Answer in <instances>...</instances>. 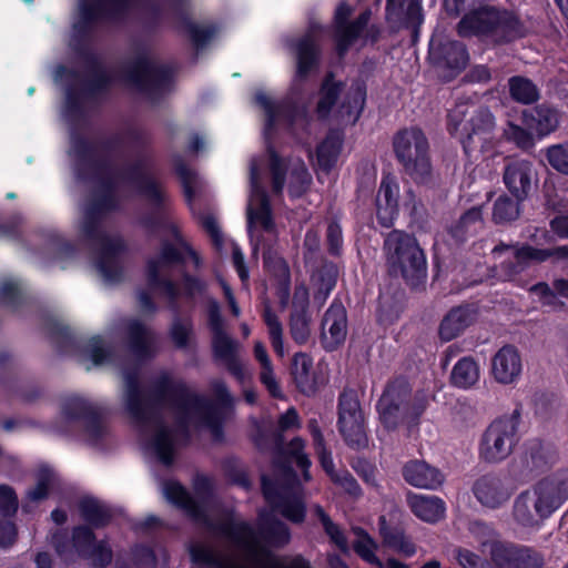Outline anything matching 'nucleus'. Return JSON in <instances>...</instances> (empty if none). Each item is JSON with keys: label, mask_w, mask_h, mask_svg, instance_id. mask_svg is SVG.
Here are the masks:
<instances>
[{"label": "nucleus", "mask_w": 568, "mask_h": 568, "mask_svg": "<svg viewBox=\"0 0 568 568\" xmlns=\"http://www.w3.org/2000/svg\"><path fill=\"white\" fill-rule=\"evenodd\" d=\"M123 382L126 410L141 427L154 428L150 444L164 466L172 465L175 445L189 440L192 424L207 427L214 440H221L222 424L233 404L224 382L212 383L215 400L165 372L150 381L145 393L136 369L124 371Z\"/></svg>", "instance_id": "1"}, {"label": "nucleus", "mask_w": 568, "mask_h": 568, "mask_svg": "<svg viewBox=\"0 0 568 568\" xmlns=\"http://www.w3.org/2000/svg\"><path fill=\"white\" fill-rule=\"evenodd\" d=\"M91 168V175L98 181L90 200L84 209L82 233L91 246L98 252L95 268L106 284H115L122 280V268L118 256L125 250V243L120 236H110L101 230V221L119 207L120 199L116 192L122 187H131L151 205L149 211L141 213L138 225L145 235L158 237L162 230L169 226V195L163 181L153 174V158L151 153H141L133 162L125 163L111 174L108 168L83 162L80 170Z\"/></svg>", "instance_id": "2"}, {"label": "nucleus", "mask_w": 568, "mask_h": 568, "mask_svg": "<svg viewBox=\"0 0 568 568\" xmlns=\"http://www.w3.org/2000/svg\"><path fill=\"white\" fill-rule=\"evenodd\" d=\"M163 493L214 539L226 545V550H220L202 542L190 544L189 552L194 564L209 568H248V523L241 521L235 511L216 505L207 478H196V498L175 481H166Z\"/></svg>", "instance_id": "3"}, {"label": "nucleus", "mask_w": 568, "mask_h": 568, "mask_svg": "<svg viewBox=\"0 0 568 568\" xmlns=\"http://www.w3.org/2000/svg\"><path fill=\"white\" fill-rule=\"evenodd\" d=\"M84 72L68 70L58 65L53 79L58 82L64 74L68 75V85L64 91V116L72 125H79L88 112L98 105L100 97L105 93L110 84V77L104 70L101 60L89 48H79Z\"/></svg>", "instance_id": "4"}, {"label": "nucleus", "mask_w": 568, "mask_h": 568, "mask_svg": "<svg viewBox=\"0 0 568 568\" xmlns=\"http://www.w3.org/2000/svg\"><path fill=\"white\" fill-rule=\"evenodd\" d=\"M290 443L280 447L274 457V465L281 471L278 478L262 477L261 490L271 510L292 524L305 521L307 507L304 486L293 468V456L288 454Z\"/></svg>", "instance_id": "5"}, {"label": "nucleus", "mask_w": 568, "mask_h": 568, "mask_svg": "<svg viewBox=\"0 0 568 568\" xmlns=\"http://www.w3.org/2000/svg\"><path fill=\"white\" fill-rule=\"evenodd\" d=\"M185 258L183 252L175 247L168 240L161 241L160 252L148 260L146 263V281L151 290L160 291L168 300L169 308L174 313L170 336L175 347L183 349L189 346L192 335V322L189 317L180 316L178 297L180 290L171 280V271L173 267L183 265Z\"/></svg>", "instance_id": "6"}, {"label": "nucleus", "mask_w": 568, "mask_h": 568, "mask_svg": "<svg viewBox=\"0 0 568 568\" xmlns=\"http://www.w3.org/2000/svg\"><path fill=\"white\" fill-rule=\"evenodd\" d=\"M126 138L136 149V153L132 159L124 160L116 163L112 153L122 144V138L119 134H114L100 142H88L82 136L72 133L71 135V150L70 153L74 155V169L77 178L83 182L90 183L93 187H98V181L94 176H91V168H84L83 172L80 170L83 162L94 163L99 166L108 168V170L114 172L125 163L133 162L141 153H151L153 158V174H156L155 158L152 150L148 149L151 143V139L146 131L139 128H130L126 131ZM113 175V173H111Z\"/></svg>", "instance_id": "7"}, {"label": "nucleus", "mask_w": 568, "mask_h": 568, "mask_svg": "<svg viewBox=\"0 0 568 568\" xmlns=\"http://www.w3.org/2000/svg\"><path fill=\"white\" fill-rule=\"evenodd\" d=\"M292 539L291 528L274 514L258 516L255 529L251 526V568H312L302 555L280 556L272 549L285 548Z\"/></svg>", "instance_id": "8"}, {"label": "nucleus", "mask_w": 568, "mask_h": 568, "mask_svg": "<svg viewBox=\"0 0 568 568\" xmlns=\"http://www.w3.org/2000/svg\"><path fill=\"white\" fill-rule=\"evenodd\" d=\"M462 38L487 39L494 45H504L527 36V29L519 16L508 9L480 4L463 14L456 26Z\"/></svg>", "instance_id": "9"}, {"label": "nucleus", "mask_w": 568, "mask_h": 568, "mask_svg": "<svg viewBox=\"0 0 568 568\" xmlns=\"http://www.w3.org/2000/svg\"><path fill=\"white\" fill-rule=\"evenodd\" d=\"M383 251L390 277H402L412 288L425 283L426 255L415 235L394 229L385 235Z\"/></svg>", "instance_id": "10"}, {"label": "nucleus", "mask_w": 568, "mask_h": 568, "mask_svg": "<svg viewBox=\"0 0 568 568\" xmlns=\"http://www.w3.org/2000/svg\"><path fill=\"white\" fill-rule=\"evenodd\" d=\"M393 151L404 175L418 186H436L429 142L419 126L412 125L398 130L393 136Z\"/></svg>", "instance_id": "11"}, {"label": "nucleus", "mask_w": 568, "mask_h": 568, "mask_svg": "<svg viewBox=\"0 0 568 568\" xmlns=\"http://www.w3.org/2000/svg\"><path fill=\"white\" fill-rule=\"evenodd\" d=\"M379 420L385 429L396 430L404 422L417 420L424 406L413 400L409 382L398 376L389 381L376 404Z\"/></svg>", "instance_id": "12"}, {"label": "nucleus", "mask_w": 568, "mask_h": 568, "mask_svg": "<svg viewBox=\"0 0 568 568\" xmlns=\"http://www.w3.org/2000/svg\"><path fill=\"white\" fill-rule=\"evenodd\" d=\"M174 70L149 57H139L125 70V79L150 102L156 103L173 89Z\"/></svg>", "instance_id": "13"}, {"label": "nucleus", "mask_w": 568, "mask_h": 568, "mask_svg": "<svg viewBox=\"0 0 568 568\" xmlns=\"http://www.w3.org/2000/svg\"><path fill=\"white\" fill-rule=\"evenodd\" d=\"M519 424L520 410L518 408L510 415H504L494 419L480 438L479 458L488 464H497L505 460L511 454L519 439Z\"/></svg>", "instance_id": "14"}, {"label": "nucleus", "mask_w": 568, "mask_h": 568, "mask_svg": "<svg viewBox=\"0 0 568 568\" xmlns=\"http://www.w3.org/2000/svg\"><path fill=\"white\" fill-rule=\"evenodd\" d=\"M337 429L348 448L362 450L368 446L365 417L357 392L353 388H344L338 395Z\"/></svg>", "instance_id": "15"}, {"label": "nucleus", "mask_w": 568, "mask_h": 568, "mask_svg": "<svg viewBox=\"0 0 568 568\" xmlns=\"http://www.w3.org/2000/svg\"><path fill=\"white\" fill-rule=\"evenodd\" d=\"M139 0H79V20L73 24L79 37L85 38L98 21L119 22Z\"/></svg>", "instance_id": "16"}, {"label": "nucleus", "mask_w": 568, "mask_h": 568, "mask_svg": "<svg viewBox=\"0 0 568 568\" xmlns=\"http://www.w3.org/2000/svg\"><path fill=\"white\" fill-rule=\"evenodd\" d=\"M428 60L444 82L456 79L467 67L469 53L465 43L449 38L432 39Z\"/></svg>", "instance_id": "17"}, {"label": "nucleus", "mask_w": 568, "mask_h": 568, "mask_svg": "<svg viewBox=\"0 0 568 568\" xmlns=\"http://www.w3.org/2000/svg\"><path fill=\"white\" fill-rule=\"evenodd\" d=\"M258 229L271 237L272 242L278 239V227L270 194L258 181V166L251 159V231Z\"/></svg>", "instance_id": "18"}, {"label": "nucleus", "mask_w": 568, "mask_h": 568, "mask_svg": "<svg viewBox=\"0 0 568 568\" xmlns=\"http://www.w3.org/2000/svg\"><path fill=\"white\" fill-rule=\"evenodd\" d=\"M489 557L495 568H544L545 557L534 547L511 541L494 540Z\"/></svg>", "instance_id": "19"}, {"label": "nucleus", "mask_w": 568, "mask_h": 568, "mask_svg": "<svg viewBox=\"0 0 568 568\" xmlns=\"http://www.w3.org/2000/svg\"><path fill=\"white\" fill-rule=\"evenodd\" d=\"M62 413L68 419H82L88 440L97 444L106 435L105 418L108 410L89 404L79 397H70L62 403Z\"/></svg>", "instance_id": "20"}, {"label": "nucleus", "mask_w": 568, "mask_h": 568, "mask_svg": "<svg viewBox=\"0 0 568 568\" xmlns=\"http://www.w3.org/2000/svg\"><path fill=\"white\" fill-rule=\"evenodd\" d=\"M347 311L342 302L334 300L323 315L320 342L325 352L332 353L344 345L347 337Z\"/></svg>", "instance_id": "21"}, {"label": "nucleus", "mask_w": 568, "mask_h": 568, "mask_svg": "<svg viewBox=\"0 0 568 568\" xmlns=\"http://www.w3.org/2000/svg\"><path fill=\"white\" fill-rule=\"evenodd\" d=\"M254 100L265 112V140L273 139L278 124H283L287 129L293 128L300 115L298 105L292 100L274 102L264 93H256Z\"/></svg>", "instance_id": "22"}, {"label": "nucleus", "mask_w": 568, "mask_h": 568, "mask_svg": "<svg viewBox=\"0 0 568 568\" xmlns=\"http://www.w3.org/2000/svg\"><path fill=\"white\" fill-rule=\"evenodd\" d=\"M514 251V257L504 260L497 267L498 277L506 282L519 283L523 274L532 263H539V257L535 254L536 247L528 243L505 244L495 246V252Z\"/></svg>", "instance_id": "23"}, {"label": "nucleus", "mask_w": 568, "mask_h": 568, "mask_svg": "<svg viewBox=\"0 0 568 568\" xmlns=\"http://www.w3.org/2000/svg\"><path fill=\"white\" fill-rule=\"evenodd\" d=\"M311 321L308 287L304 282L296 283L292 296V312L288 323L291 337L296 344L304 345L308 342Z\"/></svg>", "instance_id": "24"}, {"label": "nucleus", "mask_w": 568, "mask_h": 568, "mask_svg": "<svg viewBox=\"0 0 568 568\" xmlns=\"http://www.w3.org/2000/svg\"><path fill=\"white\" fill-rule=\"evenodd\" d=\"M503 181L514 197L518 199V201L527 200L536 181L532 162L523 159L509 161L505 165Z\"/></svg>", "instance_id": "25"}, {"label": "nucleus", "mask_w": 568, "mask_h": 568, "mask_svg": "<svg viewBox=\"0 0 568 568\" xmlns=\"http://www.w3.org/2000/svg\"><path fill=\"white\" fill-rule=\"evenodd\" d=\"M523 359L513 344L501 346L490 359V374L498 384L510 385L520 379Z\"/></svg>", "instance_id": "26"}, {"label": "nucleus", "mask_w": 568, "mask_h": 568, "mask_svg": "<svg viewBox=\"0 0 568 568\" xmlns=\"http://www.w3.org/2000/svg\"><path fill=\"white\" fill-rule=\"evenodd\" d=\"M378 531L385 547L393 549L404 557H413L416 554V545L406 535L403 524L396 513L378 517Z\"/></svg>", "instance_id": "27"}, {"label": "nucleus", "mask_w": 568, "mask_h": 568, "mask_svg": "<svg viewBox=\"0 0 568 568\" xmlns=\"http://www.w3.org/2000/svg\"><path fill=\"white\" fill-rule=\"evenodd\" d=\"M399 185L390 175L382 178L375 199L376 220L382 227L390 229L399 215Z\"/></svg>", "instance_id": "28"}, {"label": "nucleus", "mask_w": 568, "mask_h": 568, "mask_svg": "<svg viewBox=\"0 0 568 568\" xmlns=\"http://www.w3.org/2000/svg\"><path fill=\"white\" fill-rule=\"evenodd\" d=\"M402 476L413 487L432 490L439 488L445 481V476L440 469L418 459L405 463L402 468Z\"/></svg>", "instance_id": "29"}, {"label": "nucleus", "mask_w": 568, "mask_h": 568, "mask_svg": "<svg viewBox=\"0 0 568 568\" xmlns=\"http://www.w3.org/2000/svg\"><path fill=\"white\" fill-rule=\"evenodd\" d=\"M523 122L538 139H542L558 129L560 112L550 104H537L531 110L524 111Z\"/></svg>", "instance_id": "30"}, {"label": "nucleus", "mask_w": 568, "mask_h": 568, "mask_svg": "<svg viewBox=\"0 0 568 568\" xmlns=\"http://www.w3.org/2000/svg\"><path fill=\"white\" fill-rule=\"evenodd\" d=\"M477 320V311L471 305L452 307L443 317L438 327V336L443 342H450L465 332Z\"/></svg>", "instance_id": "31"}, {"label": "nucleus", "mask_w": 568, "mask_h": 568, "mask_svg": "<svg viewBox=\"0 0 568 568\" xmlns=\"http://www.w3.org/2000/svg\"><path fill=\"white\" fill-rule=\"evenodd\" d=\"M473 493L481 505L489 508L499 507L510 497L500 477L491 473L483 475L475 481Z\"/></svg>", "instance_id": "32"}, {"label": "nucleus", "mask_w": 568, "mask_h": 568, "mask_svg": "<svg viewBox=\"0 0 568 568\" xmlns=\"http://www.w3.org/2000/svg\"><path fill=\"white\" fill-rule=\"evenodd\" d=\"M296 75L305 79L318 67L321 60V47L313 33L307 32L295 44Z\"/></svg>", "instance_id": "33"}, {"label": "nucleus", "mask_w": 568, "mask_h": 568, "mask_svg": "<svg viewBox=\"0 0 568 568\" xmlns=\"http://www.w3.org/2000/svg\"><path fill=\"white\" fill-rule=\"evenodd\" d=\"M171 7L184 23L197 50L204 48L217 34L220 28L216 24L200 26L191 21L185 0H172Z\"/></svg>", "instance_id": "34"}, {"label": "nucleus", "mask_w": 568, "mask_h": 568, "mask_svg": "<svg viewBox=\"0 0 568 568\" xmlns=\"http://www.w3.org/2000/svg\"><path fill=\"white\" fill-rule=\"evenodd\" d=\"M369 17L371 12L366 10L349 23L334 26L335 51L339 58H344L354 42L361 37L368 24Z\"/></svg>", "instance_id": "35"}, {"label": "nucleus", "mask_w": 568, "mask_h": 568, "mask_svg": "<svg viewBox=\"0 0 568 568\" xmlns=\"http://www.w3.org/2000/svg\"><path fill=\"white\" fill-rule=\"evenodd\" d=\"M291 375L297 390L306 396L317 390L313 373V358L304 352L294 354L291 363Z\"/></svg>", "instance_id": "36"}, {"label": "nucleus", "mask_w": 568, "mask_h": 568, "mask_svg": "<svg viewBox=\"0 0 568 568\" xmlns=\"http://www.w3.org/2000/svg\"><path fill=\"white\" fill-rule=\"evenodd\" d=\"M412 513L423 521L435 524L445 517V501L437 496L408 495Z\"/></svg>", "instance_id": "37"}, {"label": "nucleus", "mask_w": 568, "mask_h": 568, "mask_svg": "<svg viewBox=\"0 0 568 568\" xmlns=\"http://www.w3.org/2000/svg\"><path fill=\"white\" fill-rule=\"evenodd\" d=\"M253 355L261 367L258 374L260 383L264 386L272 398L283 399L284 394L282 387L275 376L273 364L268 356L267 349L262 342L256 341L254 343Z\"/></svg>", "instance_id": "38"}, {"label": "nucleus", "mask_w": 568, "mask_h": 568, "mask_svg": "<svg viewBox=\"0 0 568 568\" xmlns=\"http://www.w3.org/2000/svg\"><path fill=\"white\" fill-rule=\"evenodd\" d=\"M495 125V118L486 106L477 108L468 119V130L466 138H463V150L467 156L471 155L476 144L475 136L489 133Z\"/></svg>", "instance_id": "39"}, {"label": "nucleus", "mask_w": 568, "mask_h": 568, "mask_svg": "<svg viewBox=\"0 0 568 568\" xmlns=\"http://www.w3.org/2000/svg\"><path fill=\"white\" fill-rule=\"evenodd\" d=\"M129 348L132 355L144 361L153 356L155 336L153 332L139 321H133L128 327Z\"/></svg>", "instance_id": "40"}, {"label": "nucleus", "mask_w": 568, "mask_h": 568, "mask_svg": "<svg viewBox=\"0 0 568 568\" xmlns=\"http://www.w3.org/2000/svg\"><path fill=\"white\" fill-rule=\"evenodd\" d=\"M78 507L82 519L92 528H103L111 523L113 516L111 508L95 497H82Z\"/></svg>", "instance_id": "41"}, {"label": "nucleus", "mask_w": 568, "mask_h": 568, "mask_svg": "<svg viewBox=\"0 0 568 568\" xmlns=\"http://www.w3.org/2000/svg\"><path fill=\"white\" fill-rule=\"evenodd\" d=\"M484 225L481 206H473L465 211L462 216L449 227L448 233L458 244L465 243L469 237L476 235Z\"/></svg>", "instance_id": "42"}, {"label": "nucleus", "mask_w": 568, "mask_h": 568, "mask_svg": "<svg viewBox=\"0 0 568 568\" xmlns=\"http://www.w3.org/2000/svg\"><path fill=\"white\" fill-rule=\"evenodd\" d=\"M343 148V135L336 130H329L316 148V162L325 173H329L336 165Z\"/></svg>", "instance_id": "43"}, {"label": "nucleus", "mask_w": 568, "mask_h": 568, "mask_svg": "<svg viewBox=\"0 0 568 568\" xmlns=\"http://www.w3.org/2000/svg\"><path fill=\"white\" fill-rule=\"evenodd\" d=\"M344 89V82L335 80L333 72H328L320 87L316 114L318 119L325 120L329 116Z\"/></svg>", "instance_id": "44"}, {"label": "nucleus", "mask_w": 568, "mask_h": 568, "mask_svg": "<svg viewBox=\"0 0 568 568\" xmlns=\"http://www.w3.org/2000/svg\"><path fill=\"white\" fill-rule=\"evenodd\" d=\"M266 153L272 193L275 196H281L286 183L288 162L276 151L272 140H266Z\"/></svg>", "instance_id": "45"}, {"label": "nucleus", "mask_w": 568, "mask_h": 568, "mask_svg": "<svg viewBox=\"0 0 568 568\" xmlns=\"http://www.w3.org/2000/svg\"><path fill=\"white\" fill-rule=\"evenodd\" d=\"M480 377L478 362L473 356H464L454 365L449 382L459 389H469L474 387Z\"/></svg>", "instance_id": "46"}, {"label": "nucleus", "mask_w": 568, "mask_h": 568, "mask_svg": "<svg viewBox=\"0 0 568 568\" xmlns=\"http://www.w3.org/2000/svg\"><path fill=\"white\" fill-rule=\"evenodd\" d=\"M405 0H387L386 14L394 20L403 14V24L406 28H416L423 22V8L418 0H410L404 10Z\"/></svg>", "instance_id": "47"}, {"label": "nucleus", "mask_w": 568, "mask_h": 568, "mask_svg": "<svg viewBox=\"0 0 568 568\" xmlns=\"http://www.w3.org/2000/svg\"><path fill=\"white\" fill-rule=\"evenodd\" d=\"M212 345L215 356L227 365V368L232 374L240 376L241 367L236 357L237 343L224 331L212 334Z\"/></svg>", "instance_id": "48"}, {"label": "nucleus", "mask_w": 568, "mask_h": 568, "mask_svg": "<svg viewBox=\"0 0 568 568\" xmlns=\"http://www.w3.org/2000/svg\"><path fill=\"white\" fill-rule=\"evenodd\" d=\"M509 97L513 101L530 105L540 99V91L532 80L524 75H513L508 79Z\"/></svg>", "instance_id": "49"}, {"label": "nucleus", "mask_w": 568, "mask_h": 568, "mask_svg": "<svg viewBox=\"0 0 568 568\" xmlns=\"http://www.w3.org/2000/svg\"><path fill=\"white\" fill-rule=\"evenodd\" d=\"M55 474L48 466H41L37 473V484L34 487L28 489L27 501L22 504L24 513H31V503H40L47 499L49 489L55 484Z\"/></svg>", "instance_id": "50"}, {"label": "nucleus", "mask_w": 568, "mask_h": 568, "mask_svg": "<svg viewBox=\"0 0 568 568\" xmlns=\"http://www.w3.org/2000/svg\"><path fill=\"white\" fill-rule=\"evenodd\" d=\"M470 105L466 102H458L448 110L446 116V129L452 138H455L463 145V138H466L468 130Z\"/></svg>", "instance_id": "51"}, {"label": "nucleus", "mask_w": 568, "mask_h": 568, "mask_svg": "<svg viewBox=\"0 0 568 568\" xmlns=\"http://www.w3.org/2000/svg\"><path fill=\"white\" fill-rule=\"evenodd\" d=\"M523 202L505 193L499 195L493 206V221L496 224H506L517 220L520 215V204Z\"/></svg>", "instance_id": "52"}, {"label": "nucleus", "mask_w": 568, "mask_h": 568, "mask_svg": "<svg viewBox=\"0 0 568 568\" xmlns=\"http://www.w3.org/2000/svg\"><path fill=\"white\" fill-rule=\"evenodd\" d=\"M356 539L353 542V550L355 554L365 562L369 565H378L381 566L382 562L379 558L376 555L377 550V544L376 541L371 537V535L362 527H355L353 529Z\"/></svg>", "instance_id": "53"}, {"label": "nucleus", "mask_w": 568, "mask_h": 568, "mask_svg": "<svg viewBox=\"0 0 568 568\" xmlns=\"http://www.w3.org/2000/svg\"><path fill=\"white\" fill-rule=\"evenodd\" d=\"M262 317L267 327V333L273 351L278 357H283L285 354L283 341V326L278 320V316L272 310L268 303L264 304Z\"/></svg>", "instance_id": "54"}, {"label": "nucleus", "mask_w": 568, "mask_h": 568, "mask_svg": "<svg viewBox=\"0 0 568 568\" xmlns=\"http://www.w3.org/2000/svg\"><path fill=\"white\" fill-rule=\"evenodd\" d=\"M366 83L364 81H355L352 83L343 102V108L347 115H354V122L361 118L366 104Z\"/></svg>", "instance_id": "55"}, {"label": "nucleus", "mask_w": 568, "mask_h": 568, "mask_svg": "<svg viewBox=\"0 0 568 568\" xmlns=\"http://www.w3.org/2000/svg\"><path fill=\"white\" fill-rule=\"evenodd\" d=\"M315 513L321 521L324 532L329 538V541L334 544L342 552L348 551V541L345 532L341 527L335 524L332 518L325 513V510L317 506Z\"/></svg>", "instance_id": "56"}, {"label": "nucleus", "mask_w": 568, "mask_h": 568, "mask_svg": "<svg viewBox=\"0 0 568 568\" xmlns=\"http://www.w3.org/2000/svg\"><path fill=\"white\" fill-rule=\"evenodd\" d=\"M172 161L174 171L182 183L185 199L190 203L194 196L195 187L199 185L197 174L186 165L182 156L174 155Z\"/></svg>", "instance_id": "57"}, {"label": "nucleus", "mask_w": 568, "mask_h": 568, "mask_svg": "<svg viewBox=\"0 0 568 568\" xmlns=\"http://www.w3.org/2000/svg\"><path fill=\"white\" fill-rule=\"evenodd\" d=\"M93 528L87 525H79L72 530L73 555L78 554L85 557L92 552L93 547L98 544Z\"/></svg>", "instance_id": "58"}, {"label": "nucleus", "mask_w": 568, "mask_h": 568, "mask_svg": "<svg viewBox=\"0 0 568 568\" xmlns=\"http://www.w3.org/2000/svg\"><path fill=\"white\" fill-rule=\"evenodd\" d=\"M263 265L274 281L291 276L287 262L273 251L272 245L263 247Z\"/></svg>", "instance_id": "59"}, {"label": "nucleus", "mask_w": 568, "mask_h": 568, "mask_svg": "<svg viewBox=\"0 0 568 568\" xmlns=\"http://www.w3.org/2000/svg\"><path fill=\"white\" fill-rule=\"evenodd\" d=\"M24 302V295L18 282L4 280L0 284V304L17 310Z\"/></svg>", "instance_id": "60"}, {"label": "nucleus", "mask_w": 568, "mask_h": 568, "mask_svg": "<svg viewBox=\"0 0 568 568\" xmlns=\"http://www.w3.org/2000/svg\"><path fill=\"white\" fill-rule=\"evenodd\" d=\"M538 484L540 489L548 490L561 504L568 499V473L556 474L540 480Z\"/></svg>", "instance_id": "61"}, {"label": "nucleus", "mask_w": 568, "mask_h": 568, "mask_svg": "<svg viewBox=\"0 0 568 568\" xmlns=\"http://www.w3.org/2000/svg\"><path fill=\"white\" fill-rule=\"evenodd\" d=\"M338 277V268L334 262L325 261L317 268L313 278L315 281V286L323 287L325 291H333L336 286Z\"/></svg>", "instance_id": "62"}, {"label": "nucleus", "mask_w": 568, "mask_h": 568, "mask_svg": "<svg viewBox=\"0 0 568 568\" xmlns=\"http://www.w3.org/2000/svg\"><path fill=\"white\" fill-rule=\"evenodd\" d=\"M454 552L455 559L463 568H495L491 560L489 561L481 558L479 555L467 548L457 547Z\"/></svg>", "instance_id": "63"}, {"label": "nucleus", "mask_w": 568, "mask_h": 568, "mask_svg": "<svg viewBox=\"0 0 568 568\" xmlns=\"http://www.w3.org/2000/svg\"><path fill=\"white\" fill-rule=\"evenodd\" d=\"M546 156L552 169L568 175V145H551L548 148Z\"/></svg>", "instance_id": "64"}]
</instances>
